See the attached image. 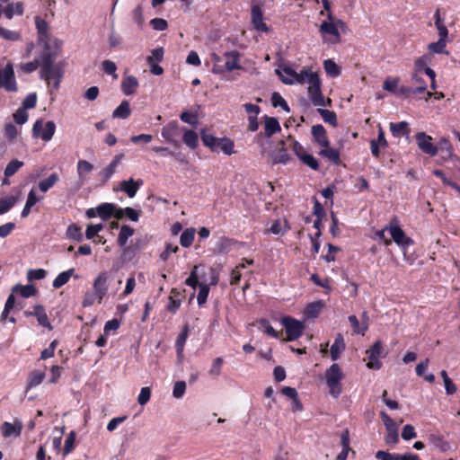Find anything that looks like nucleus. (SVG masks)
Instances as JSON below:
<instances>
[{
    "label": "nucleus",
    "mask_w": 460,
    "mask_h": 460,
    "mask_svg": "<svg viewBox=\"0 0 460 460\" xmlns=\"http://www.w3.org/2000/svg\"><path fill=\"white\" fill-rule=\"evenodd\" d=\"M57 57L58 51L42 50L33 61L22 64L21 69L30 74L34 72L38 67H40V78L45 80L48 84L53 80V87L58 89L63 77V71L60 64L55 63Z\"/></svg>",
    "instance_id": "obj_1"
},
{
    "label": "nucleus",
    "mask_w": 460,
    "mask_h": 460,
    "mask_svg": "<svg viewBox=\"0 0 460 460\" xmlns=\"http://www.w3.org/2000/svg\"><path fill=\"white\" fill-rule=\"evenodd\" d=\"M287 83L288 85L309 84L307 94L314 106L330 107L332 105V100L330 98L325 100L322 93V80L319 74L314 72L311 67L305 66L299 73L296 72L294 79H290Z\"/></svg>",
    "instance_id": "obj_2"
},
{
    "label": "nucleus",
    "mask_w": 460,
    "mask_h": 460,
    "mask_svg": "<svg viewBox=\"0 0 460 460\" xmlns=\"http://www.w3.org/2000/svg\"><path fill=\"white\" fill-rule=\"evenodd\" d=\"M35 26L38 34V43L42 46L43 50L58 51L60 50L61 43L57 40L51 39L49 32V23L40 16L35 17Z\"/></svg>",
    "instance_id": "obj_3"
},
{
    "label": "nucleus",
    "mask_w": 460,
    "mask_h": 460,
    "mask_svg": "<svg viewBox=\"0 0 460 460\" xmlns=\"http://www.w3.org/2000/svg\"><path fill=\"white\" fill-rule=\"evenodd\" d=\"M344 373L339 364L333 363L324 372V379L329 388V393L333 398H338L342 394L341 381Z\"/></svg>",
    "instance_id": "obj_4"
},
{
    "label": "nucleus",
    "mask_w": 460,
    "mask_h": 460,
    "mask_svg": "<svg viewBox=\"0 0 460 460\" xmlns=\"http://www.w3.org/2000/svg\"><path fill=\"white\" fill-rule=\"evenodd\" d=\"M201 140L205 146L208 147L211 151H217L220 148L224 154L231 155L234 153V141L228 137H217L212 134L208 133L205 129L201 130Z\"/></svg>",
    "instance_id": "obj_5"
},
{
    "label": "nucleus",
    "mask_w": 460,
    "mask_h": 460,
    "mask_svg": "<svg viewBox=\"0 0 460 460\" xmlns=\"http://www.w3.org/2000/svg\"><path fill=\"white\" fill-rule=\"evenodd\" d=\"M385 229L391 234L392 242H394L402 250L405 251L410 246L414 244L412 238L406 235L405 232L400 227L399 220L396 217H393Z\"/></svg>",
    "instance_id": "obj_6"
},
{
    "label": "nucleus",
    "mask_w": 460,
    "mask_h": 460,
    "mask_svg": "<svg viewBox=\"0 0 460 460\" xmlns=\"http://www.w3.org/2000/svg\"><path fill=\"white\" fill-rule=\"evenodd\" d=\"M281 323L286 330L287 341H293L302 336L305 328L302 322L291 316H285L281 319Z\"/></svg>",
    "instance_id": "obj_7"
},
{
    "label": "nucleus",
    "mask_w": 460,
    "mask_h": 460,
    "mask_svg": "<svg viewBox=\"0 0 460 460\" xmlns=\"http://www.w3.org/2000/svg\"><path fill=\"white\" fill-rule=\"evenodd\" d=\"M55 131L56 124L52 120H49L43 125L41 119H37L32 127V136L34 137H40L45 142L52 139Z\"/></svg>",
    "instance_id": "obj_8"
},
{
    "label": "nucleus",
    "mask_w": 460,
    "mask_h": 460,
    "mask_svg": "<svg viewBox=\"0 0 460 460\" xmlns=\"http://www.w3.org/2000/svg\"><path fill=\"white\" fill-rule=\"evenodd\" d=\"M0 88L11 93L17 91L14 71L11 64H7L0 72Z\"/></svg>",
    "instance_id": "obj_9"
},
{
    "label": "nucleus",
    "mask_w": 460,
    "mask_h": 460,
    "mask_svg": "<svg viewBox=\"0 0 460 460\" xmlns=\"http://www.w3.org/2000/svg\"><path fill=\"white\" fill-rule=\"evenodd\" d=\"M368 358L367 364L370 369H379L382 367V363L379 358L382 357L383 346L380 341H376L366 351Z\"/></svg>",
    "instance_id": "obj_10"
},
{
    "label": "nucleus",
    "mask_w": 460,
    "mask_h": 460,
    "mask_svg": "<svg viewBox=\"0 0 460 460\" xmlns=\"http://www.w3.org/2000/svg\"><path fill=\"white\" fill-rule=\"evenodd\" d=\"M109 273L107 271L101 272L93 281V292L99 304H102L103 297L108 292Z\"/></svg>",
    "instance_id": "obj_11"
},
{
    "label": "nucleus",
    "mask_w": 460,
    "mask_h": 460,
    "mask_svg": "<svg viewBox=\"0 0 460 460\" xmlns=\"http://www.w3.org/2000/svg\"><path fill=\"white\" fill-rule=\"evenodd\" d=\"M416 143L418 147L424 153L430 156L438 155V148L432 144V137L425 132H418L415 135Z\"/></svg>",
    "instance_id": "obj_12"
},
{
    "label": "nucleus",
    "mask_w": 460,
    "mask_h": 460,
    "mask_svg": "<svg viewBox=\"0 0 460 460\" xmlns=\"http://www.w3.org/2000/svg\"><path fill=\"white\" fill-rule=\"evenodd\" d=\"M180 134L179 123L176 120L170 121L162 128V137L168 142L178 146V142L174 139Z\"/></svg>",
    "instance_id": "obj_13"
},
{
    "label": "nucleus",
    "mask_w": 460,
    "mask_h": 460,
    "mask_svg": "<svg viewBox=\"0 0 460 460\" xmlns=\"http://www.w3.org/2000/svg\"><path fill=\"white\" fill-rule=\"evenodd\" d=\"M337 25H344V22L340 19L336 20V22L323 21L320 25L319 31L322 34H329L335 37V42H339L341 40V34Z\"/></svg>",
    "instance_id": "obj_14"
},
{
    "label": "nucleus",
    "mask_w": 460,
    "mask_h": 460,
    "mask_svg": "<svg viewBox=\"0 0 460 460\" xmlns=\"http://www.w3.org/2000/svg\"><path fill=\"white\" fill-rule=\"evenodd\" d=\"M252 22L253 27L262 32H268L269 27L263 22V13L259 5H253L251 10Z\"/></svg>",
    "instance_id": "obj_15"
},
{
    "label": "nucleus",
    "mask_w": 460,
    "mask_h": 460,
    "mask_svg": "<svg viewBox=\"0 0 460 460\" xmlns=\"http://www.w3.org/2000/svg\"><path fill=\"white\" fill-rule=\"evenodd\" d=\"M142 185L143 180L134 181L133 178H130L120 182V190L124 191L128 198H134Z\"/></svg>",
    "instance_id": "obj_16"
},
{
    "label": "nucleus",
    "mask_w": 460,
    "mask_h": 460,
    "mask_svg": "<svg viewBox=\"0 0 460 460\" xmlns=\"http://www.w3.org/2000/svg\"><path fill=\"white\" fill-rule=\"evenodd\" d=\"M314 141L322 147H328L330 141L324 127L321 124L314 125L311 129Z\"/></svg>",
    "instance_id": "obj_17"
},
{
    "label": "nucleus",
    "mask_w": 460,
    "mask_h": 460,
    "mask_svg": "<svg viewBox=\"0 0 460 460\" xmlns=\"http://www.w3.org/2000/svg\"><path fill=\"white\" fill-rule=\"evenodd\" d=\"M22 430V423L19 420H15L14 423L4 421L1 425V432L4 438H9L11 436L19 437Z\"/></svg>",
    "instance_id": "obj_18"
},
{
    "label": "nucleus",
    "mask_w": 460,
    "mask_h": 460,
    "mask_svg": "<svg viewBox=\"0 0 460 460\" xmlns=\"http://www.w3.org/2000/svg\"><path fill=\"white\" fill-rule=\"evenodd\" d=\"M376 458L379 460H420L418 455L415 454H391L386 451L379 450L376 453Z\"/></svg>",
    "instance_id": "obj_19"
},
{
    "label": "nucleus",
    "mask_w": 460,
    "mask_h": 460,
    "mask_svg": "<svg viewBox=\"0 0 460 460\" xmlns=\"http://www.w3.org/2000/svg\"><path fill=\"white\" fill-rule=\"evenodd\" d=\"M124 155L119 154L114 156L113 160L107 165L101 172L100 176L103 182L108 181L111 176L115 173L118 165L120 164L123 159Z\"/></svg>",
    "instance_id": "obj_20"
},
{
    "label": "nucleus",
    "mask_w": 460,
    "mask_h": 460,
    "mask_svg": "<svg viewBox=\"0 0 460 460\" xmlns=\"http://www.w3.org/2000/svg\"><path fill=\"white\" fill-rule=\"evenodd\" d=\"M346 345L343 335L338 333L335 337L333 344L331 346L330 354L331 358L336 361L340 358L341 354L345 350Z\"/></svg>",
    "instance_id": "obj_21"
},
{
    "label": "nucleus",
    "mask_w": 460,
    "mask_h": 460,
    "mask_svg": "<svg viewBox=\"0 0 460 460\" xmlns=\"http://www.w3.org/2000/svg\"><path fill=\"white\" fill-rule=\"evenodd\" d=\"M263 119L265 137H270L272 135L281 130L279 122L277 118L265 115Z\"/></svg>",
    "instance_id": "obj_22"
},
{
    "label": "nucleus",
    "mask_w": 460,
    "mask_h": 460,
    "mask_svg": "<svg viewBox=\"0 0 460 460\" xmlns=\"http://www.w3.org/2000/svg\"><path fill=\"white\" fill-rule=\"evenodd\" d=\"M389 128L394 137H401L402 136L408 137L411 131L407 121H401L398 123L391 122L389 124Z\"/></svg>",
    "instance_id": "obj_23"
},
{
    "label": "nucleus",
    "mask_w": 460,
    "mask_h": 460,
    "mask_svg": "<svg viewBox=\"0 0 460 460\" xmlns=\"http://www.w3.org/2000/svg\"><path fill=\"white\" fill-rule=\"evenodd\" d=\"M189 334V327L188 325H185L179 335L177 336L176 341H175V349L177 353V358L179 359H181L183 358V350L184 346L188 338Z\"/></svg>",
    "instance_id": "obj_24"
},
{
    "label": "nucleus",
    "mask_w": 460,
    "mask_h": 460,
    "mask_svg": "<svg viewBox=\"0 0 460 460\" xmlns=\"http://www.w3.org/2000/svg\"><path fill=\"white\" fill-rule=\"evenodd\" d=\"M226 57V68L227 71H233L235 69H240L241 66L239 65L240 61V54L238 51H229L225 53Z\"/></svg>",
    "instance_id": "obj_25"
},
{
    "label": "nucleus",
    "mask_w": 460,
    "mask_h": 460,
    "mask_svg": "<svg viewBox=\"0 0 460 460\" xmlns=\"http://www.w3.org/2000/svg\"><path fill=\"white\" fill-rule=\"evenodd\" d=\"M341 445L342 447V450L337 456L336 460H346L349 452L351 450L349 447V431L348 429H344L341 434Z\"/></svg>",
    "instance_id": "obj_26"
},
{
    "label": "nucleus",
    "mask_w": 460,
    "mask_h": 460,
    "mask_svg": "<svg viewBox=\"0 0 460 460\" xmlns=\"http://www.w3.org/2000/svg\"><path fill=\"white\" fill-rule=\"evenodd\" d=\"M137 86L138 81L134 75H128L123 78L121 82V90L126 95H131L135 93Z\"/></svg>",
    "instance_id": "obj_27"
},
{
    "label": "nucleus",
    "mask_w": 460,
    "mask_h": 460,
    "mask_svg": "<svg viewBox=\"0 0 460 460\" xmlns=\"http://www.w3.org/2000/svg\"><path fill=\"white\" fill-rule=\"evenodd\" d=\"M438 148V152L440 151L442 154V158L444 160L451 159L454 153H453V146L448 138L443 137L438 141V146H436Z\"/></svg>",
    "instance_id": "obj_28"
},
{
    "label": "nucleus",
    "mask_w": 460,
    "mask_h": 460,
    "mask_svg": "<svg viewBox=\"0 0 460 460\" xmlns=\"http://www.w3.org/2000/svg\"><path fill=\"white\" fill-rule=\"evenodd\" d=\"M435 26L438 30V36L440 40H447L448 37V30L447 26L444 24V21L440 16V9L438 8L434 13Z\"/></svg>",
    "instance_id": "obj_29"
},
{
    "label": "nucleus",
    "mask_w": 460,
    "mask_h": 460,
    "mask_svg": "<svg viewBox=\"0 0 460 460\" xmlns=\"http://www.w3.org/2000/svg\"><path fill=\"white\" fill-rule=\"evenodd\" d=\"M116 209V204L113 203H102L97 207L98 216L102 220L110 219L114 214V210Z\"/></svg>",
    "instance_id": "obj_30"
},
{
    "label": "nucleus",
    "mask_w": 460,
    "mask_h": 460,
    "mask_svg": "<svg viewBox=\"0 0 460 460\" xmlns=\"http://www.w3.org/2000/svg\"><path fill=\"white\" fill-rule=\"evenodd\" d=\"M134 233L135 230L131 226L128 225H123L120 227V231L118 236V245L121 248L125 247L128 238L131 237L134 234Z\"/></svg>",
    "instance_id": "obj_31"
},
{
    "label": "nucleus",
    "mask_w": 460,
    "mask_h": 460,
    "mask_svg": "<svg viewBox=\"0 0 460 460\" xmlns=\"http://www.w3.org/2000/svg\"><path fill=\"white\" fill-rule=\"evenodd\" d=\"M183 137H182V141L183 143L189 146L190 149H194L197 147L198 146V143H199V136L198 134L191 130V129H187L185 128H183Z\"/></svg>",
    "instance_id": "obj_32"
},
{
    "label": "nucleus",
    "mask_w": 460,
    "mask_h": 460,
    "mask_svg": "<svg viewBox=\"0 0 460 460\" xmlns=\"http://www.w3.org/2000/svg\"><path fill=\"white\" fill-rule=\"evenodd\" d=\"M319 155L328 158L333 164L339 165L341 163L340 152L337 149L330 147V145L328 147H323V149L319 152Z\"/></svg>",
    "instance_id": "obj_33"
},
{
    "label": "nucleus",
    "mask_w": 460,
    "mask_h": 460,
    "mask_svg": "<svg viewBox=\"0 0 460 460\" xmlns=\"http://www.w3.org/2000/svg\"><path fill=\"white\" fill-rule=\"evenodd\" d=\"M37 288L33 285H15L12 288L13 293H19L22 297L28 298L34 296L37 293Z\"/></svg>",
    "instance_id": "obj_34"
},
{
    "label": "nucleus",
    "mask_w": 460,
    "mask_h": 460,
    "mask_svg": "<svg viewBox=\"0 0 460 460\" xmlns=\"http://www.w3.org/2000/svg\"><path fill=\"white\" fill-rule=\"evenodd\" d=\"M196 230L193 227L183 230L180 236V243L182 247L188 248L191 246L195 238Z\"/></svg>",
    "instance_id": "obj_35"
},
{
    "label": "nucleus",
    "mask_w": 460,
    "mask_h": 460,
    "mask_svg": "<svg viewBox=\"0 0 460 460\" xmlns=\"http://www.w3.org/2000/svg\"><path fill=\"white\" fill-rule=\"evenodd\" d=\"M93 169V165L86 161V160H79L78 163H77V165H76V171H77V174H78V177L79 179L82 181H85V178H86V174L91 172Z\"/></svg>",
    "instance_id": "obj_36"
},
{
    "label": "nucleus",
    "mask_w": 460,
    "mask_h": 460,
    "mask_svg": "<svg viewBox=\"0 0 460 460\" xmlns=\"http://www.w3.org/2000/svg\"><path fill=\"white\" fill-rule=\"evenodd\" d=\"M131 114L129 103L128 101H123L112 112L113 118L128 119Z\"/></svg>",
    "instance_id": "obj_37"
},
{
    "label": "nucleus",
    "mask_w": 460,
    "mask_h": 460,
    "mask_svg": "<svg viewBox=\"0 0 460 460\" xmlns=\"http://www.w3.org/2000/svg\"><path fill=\"white\" fill-rule=\"evenodd\" d=\"M74 271H75L74 269H69L68 270L59 273L53 280V283H52L53 288H60L61 287L66 285L69 281Z\"/></svg>",
    "instance_id": "obj_38"
},
{
    "label": "nucleus",
    "mask_w": 460,
    "mask_h": 460,
    "mask_svg": "<svg viewBox=\"0 0 460 460\" xmlns=\"http://www.w3.org/2000/svg\"><path fill=\"white\" fill-rule=\"evenodd\" d=\"M66 235L68 239L76 241L78 243L82 242L84 239L82 228L75 224H71L68 226Z\"/></svg>",
    "instance_id": "obj_39"
},
{
    "label": "nucleus",
    "mask_w": 460,
    "mask_h": 460,
    "mask_svg": "<svg viewBox=\"0 0 460 460\" xmlns=\"http://www.w3.org/2000/svg\"><path fill=\"white\" fill-rule=\"evenodd\" d=\"M23 13V4L17 2L16 4H9L4 10V14L7 19H12L14 14L22 15Z\"/></svg>",
    "instance_id": "obj_40"
},
{
    "label": "nucleus",
    "mask_w": 460,
    "mask_h": 460,
    "mask_svg": "<svg viewBox=\"0 0 460 460\" xmlns=\"http://www.w3.org/2000/svg\"><path fill=\"white\" fill-rule=\"evenodd\" d=\"M280 69H276V74L279 76L281 82L288 84V81L294 79L296 71L288 66H279Z\"/></svg>",
    "instance_id": "obj_41"
},
{
    "label": "nucleus",
    "mask_w": 460,
    "mask_h": 460,
    "mask_svg": "<svg viewBox=\"0 0 460 460\" xmlns=\"http://www.w3.org/2000/svg\"><path fill=\"white\" fill-rule=\"evenodd\" d=\"M59 181V176L58 173H51L46 179L40 181L39 182V189L42 192H47L49 189H51L58 181Z\"/></svg>",
    "instance_id": "obj_42"
},
{
    "label": "nucleus",
    "mask_w": 460,
    "mask_h": 460,
    "mask_svg": "<svg viewBox=\"0 0 460 460\" xmlns=\"http://www.w3.org/2000/svg\"><path fill=\"white\" fill-rule=\"evenodd\" d=\"M420 74L412 72L411 75V82L417 84V87L414 88V94L423 93L427 90V84Z\"/></svg>",
    "instance_id": "obj_43"
},
{
    "label": "nucleus",
    "mask_w": 460,
    "mask_h": 460,
    "mask_svg": "<svg viewBox=\"0 0 460 460\" xmlns=\"http://www.w3.org/2000/svg\"><path fill=\"white\" fill-rule=\"evenodd\" d=\"M292 157L288 153L286 147H279L277 153L273 156V164H287L289 161H291Z\"/></svg>",
    "instance_id": "obj_44"
},
{
    "label": "nucleus",
    "mask_w": 460,
    "mask_h": 460,
    "mask_svg": "<svg viewBox=\"0 0 460 460\" xmlns=\"http://www.w3.org/2000/svg\"><path fill=\"white\" fill-rule=\"evenodd\" d=\"M317 111L321 115L324 122L329 123L333 127L337 126V115L334 111L321 108H318Z\"/></svg>",
    "instance_id": "obj_45"
},
{
    "label": "nucleus",
    "mask_w": 460,
    "mask_h": 460,
    "mask_svg": "<svg viewBox=\"0 0 460 460\" xmlns=\"http://www.w3.org/2000/svg\"><path fill=\"white\" fill-rule=\"evenodd\" d=\"M447 40L438 39L436 42H431L428 45V49L435 54H448L446 50Z\"/></svg>",
    "instance_id": "obj_46"
},
{
    "label": "nucleus",
    "mask_w": 460,
    "mask_h": 460,
    "mask_svg": "<svg viewBox=\"0 0 460 460\" xmlns=\"http://www.w3.org/2000/svg\"><path fill=\"white\" fill-rule=\"evenodd\" d=\"M349 322L352 327L353 332L356 334L365 335L366 332L368 329L367 324H363L362 326L359 324V322L356 315L352 314L349 316Z\"/></svg>",
    "instance_id": "obj_47"
},
{
    "label": "nucleus",
    "mask_w": 460,
    "mask_h": 460,
    "mask_svg": "<svg viewBox=\"0 0 460 460\" xmlns=\"http://www.w3.org/2000/svg\"><path fill=\"white\" fill-rule=\"evenodd\" d=\"M323 303L321 301L319 302H314L307 305L305 310V314L309 318H315L319 315L321 308L323 307Z\"/></svg>",
    "instance_id": "obj_48"
},
{
    "label": "nucleus",
    "mask_w": 460,
    "mask_h": 460,
    "mask_svg": "<svg viewBox=\"0 0 460 460\" xmlns=\"http://www.w3.org/2000/svg\"><path fill=\"white\" fill-rule=\"evenodd\" d=\"M23 165V162L17 159L9 162L4 169V176L11 177L14 175L17 171Z\"/></svg>",
    "instance_id": "obj_49"
},
{
    "label": "nucleus",
    "mask_w": 460,
    "mask_h": 460,
    "mask_svg": "<svg viewBox=\"0 0 460 460\" xmlns=\"http://www.w3.org/2000/svg\"><path fill=\"white\" fill-rule=\"evenodd\" d=\"M16 203L13 196L0 199V215L8 212Z\"/></svg>",
    "instance_id": "obj_50"
},
{
    "label": "nucleus",
    "mask_w": 460,
    "mask_h": 460,
    "mask_svg": "<svg viewBox=\"0 0 460 460\" xmlns=\"http://www.w3.org/2000/svg\"><path fill=\"white\" fill-rule=\"evenodd\" d=\"M325 72L332 76H338L341 74V68L332 59H327L323 62Z\"/></svg>",
    "instance_id": "obj_51"
},
{
    "label": "nucleus",
    "mask_w": 460,
    "mask_h": 460,
    "mask_svg": "<svg viewBox=\"0 0 460 460\" xmlns=\"http://www.w3.org/2000/svg\"><path fill=\"white\" fill-rule=\"evenodd\" d=\"M430 61L429 55H423L414 61L413 72L422 73L428 68L426 66Z\"/></svg>",
    "instance_id": "obj_52"
},
{
    "label": "nucleus",
    "mask_w": 460,
    "mask_h": 460,
    "mask_svg": "<svg viewBox=\"0 0 460 460\" xmlns=\"http://www.w3.org/2000/svg\"><path fill=\"white\" fill-rule=\"evenodd\" d=\"M271 103L273 107H281L284 111L289 112L290 109L285 99L280 95V93L275 92L271 96Z\"/></svg>",
    "instance_id": "obj_53"
},
{
    "label": "nucleus",
    "mask_w": 460,
    "mask_h": 460,
    "mask_svg": "<svg viewBox=\"0 0 460 460\" xmlns=\"http://www.w3.org/2000/svg\"><path fill=\"white\" fill-rule=\"evenodd\" d=\"M75 436H76L75 432L71 431L68 434V436L66 437V438L65 440L64 449H63L64 456L68 455L69 453H71L74 450Z\"/></svg>",
    "instance_id": "obj_54"
},
{
    "label": "nucleus",
    "mask_w": 460,
    "mask_h": 460,
    "mask_svg": "<svg viewBox=\"0 0 460 460\" xmlns=\"http://www.w3.org/2000/svg\"><path fill=\"white\" fill-rule=\"evenodd\" d=\"M259 323L261 328L264 329V332L270 337L278 339L279 337V332L271 326L270 321L268 319H261Z\"/></svg>",
    "instance_id": "obj_55"
},
{
    "label": "nucleus",
    "mask_w": 460,
    "mask_h": 460,
    "mask_svg": "<svg viewBox=\"0 0 460 460\" xmlns=\"http://www.w3.org/2000/svg\"><path fill=\"white\" fill-rule=\"evenodd\" d=\"M223 363L224 359L221 357L216 358L213 360L212 366L209 369V375L215 377L220 376Z\"/></svg>",
    "instance_id": "obj_56"
},
{
    "label": "nucleus",
    "mask_w": 460,
    "mask_h": 460,
    "mask_svg": "<svg viewBox=\"0 0 460 460\" xmlns=\"http://www.w3.org/2000/svg\"><path fill=\"white\" fill-rule=\"evenodd\" d=\"M180 119L184 123L190 124L191 126H196L198 124V114L196 112L191 113L189 111H183L180 115Z\"/></svg>",
    "instance_id": "obj_57"
},
{
    "label": "nucleus",
    "mask_w": 460,
    "mask_h": 460,
    "mask_svg": "<svg viewBox=\"0 0 460 460\" xmlns=\"http://www.w3.org/2000/svg\"><path fill=\"white\" fill-rule=\"evenodd\" d=\"M164 58L163 48H156L151 51V55L147 57L146 61L148 64H155V62H161Z\"/></svg>",
    "instance_id": "obj_58"
},
{
    "label": "nucleus",
    "mask_w": 460,
    "mask_h": 460,
    "mask_svg": "<svg viewBox=\"0 0 460 460\" xmlns=\"http://www.w3.org/2000/svg\"><path fill=\"white\" fill-rule=\"evenodd\" d=\"M199 290L197 296V301L199 305H202L207 302L208 294H209V287L207 284H200Z\"/></svg>",
    "instance_id": "obj_59"
},
{
    "label": "nucleus",
    "mask_w": 460,
    "mask_h": 460,
    "mask_svg": "<svg viewBox=\"0 0 460 460\" xmlns=\"http://www.w3.org/2000/svg\"><path fill=\"white\" fill-rule=\"evenodd\" d=\"M305 164H306L311 169L317 171L319 169V163L317 159H315L312 155L305 154L301 156L300 159Z\"/></svg>",
    "instance_id": "obj_60"
},
{
    "label": "nucleus",
    "mask_w": 460,
    "mask_h": 460,
    "mask_svg": "<svg viewBox=\"0 0 460 460\" xmlns=\"http://www.w3.org/2000/svg\"><path fill=\"white\" fill-rule=\"evenodd\" d=\"M29 115L25 109L19 108L13 113V119L17 124L22 125L28 120Z\"/></svg>",
    "instance_id": "obj_61"
},
{
    "label": "nucleus",
    "mask_w": 460,
    "mask_h": 460,
    "mask_svg": "<svg viewBox=\"0 0 460 460\" xmlns=\"http://www.w3.org/2000/svg\"><path fill=\"white\" fill-rule=\"evenodd\" d=\"M46 270L43 269L30 270L27 273V279L30 281L40 280L46 277Z\"/></svg>",
    "instance_id": "obj_62"
},
{
    "label": "nucleus",
    "mask_w": 460,
    "mask_h": 460,
    "mask_svg": "<svg viewBox=\"0 0 460 460\" xmlns=\"http://www.w3.org/2000/svg\"><path fill=\"white\" fill-rule=\"evenodd\" d=\"M186 391V384L184 381H177L174 384L173 390H172V395L174 398H181Z\"/></svg>",
    "instance_id": "obj_63"
},
{
    "label": "nucleus",
    "mask_w": 460,
    "mask_h": 460,
    "mask_svg": "<svg viewBox=\"0 0 460 460\" xmlns=\"http://www.w3.org/2000/svg\"><path fill=\"white\" fill-rule=\"evenodd\" d=\"M45 375L41 372H32L30 376L28 386L34 387L39 385L44 379Z\"/></svg>",
    "instance_id": "obj_64"
}]
</instances>
